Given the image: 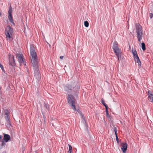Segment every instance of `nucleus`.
I'll return each instance as SVG.
<instances>
[{
  "instance_id": "31",
  "label": "nucleus",
  "mask_w": 153,
  "mask_h": 153,
  "mask_svg": "<svg viewBox=\"0 0 153 153\" xmlns=\"http://www.w3.org/2000/svg\"><path fill=\"white\" fill-rule=\"evenodd\" d=\"M1 136L0 135V140L1 139Z\"/></svg>"
},
{
  "instance_id": "11",
  "label": "nucleus",
  "mask_w": 153,
  "mask_h": 153,
  "mask_svg": "<svg viewBox=\"0 0 153 153\" xmlns=\"http://www.w3.org/2000/svg\"><path fill=\"white\" fill-rule=\"evenodd\" d=\"M9 64L10 65L12 66L14 65L15 60L14 57L13 56H12L10 58Z\"/></svg>"
},
{
  "instance_id": "30",
  "label": "nucleus",
  "mask_w": 153,
  "mask_h": 153,
  "mask_svg": "<svg viewBox=\"0 0 153 153\" xmlns=\"http://www.w3.org/2000/svg\"><path fill=\"white\" fill-rule=\"evenodd\" d=\"M63 58V56H60V58L61 59H62Z\"/></svg>"
},
{
  "instance_id": "25",
  "label": "nucleus",
  "mask_w": 153,
  "mask_h": 153,
  "mask_svg": "<svg viewBox=\"0 0 153 153\" xmlns=\"http://www.w3.org/2000/svg\"><path fill=\"white\" fill-rule=\"evenodd\" d=\"M0 67L3 71H4V68L3 66L1 64L0 65Z\"/></svg>"
},
{
  "instance_id": "10",
  "label": "nucleus",
  "mask_w": 153,
  "mask_h": 153,
  "mask_svg": "<svg viewBox=\"0 0 153 153\" xmlns=\"http://www.w3.org/2000/svg\"><path fill=\"white\" fill-rule=\"evenodd\" d=\"M121 149L124 153H126L127 148V144L126 143H123L121 144Z\"/></svg>"
},
{
  "instance_id": "21",
  "label": "nucleus",
  "mask_w": 153,
  "mask_h": 153,
  "mask_svg": "<svg viewBox=\"0 0 153 153\" xmlns=\"http://www.w3.org/2000/svg\"><path fill=\"white\" fill-rule=\"evenodd\" d=\"M84 24L86 27H88L89 25V23L87 21H85Z\"/></svg>"
},
{
  "instance_id": "26",
  "label": "nucleus",
  "mask_w": 153,
  "mask_h": 153,
  "mask_svg": "<svg viewBox=\"0 0 153 153\" xmlns=\"http://www.w3.org/2000/svg\"><path fill=\"white\" fill-rule=\"evenodd\" d=\"M149 16L151 19H152L153 17V14L152 13H150L149 14Z\"/></svg>"
},
{
  "instance_id": "3",
  "label": "nucleus",
  "mask_w": 153,
  "mask_h": 153,
  "mask_svg": "<svg viewBox=\"0 0 153 153\" xmlns=\"http://www.w3.org/2000/svg\"><path fill=\"white\" fill-rule=\"evenodd\" d=\"M68 102L71 108L75 111L76 110L75 107L76 100L74 96L72 95H68V97L67 98Z\"/></svg>"
},
{
  "instance_id": "23",
  "label": "nucleus",
  "mask_w": 153,
  "mask_h": 153,
  "mask_svg": "<svg viewBox=\"0 0 153 153\" xmlns=\"http://www.w3.org/2000/svg\"><path fill=\"white\" fill-rule=\"evenodd\" d=\"M108 107H107L106 108H105L106 112V116L107 117H108L109 116V114L108 112Z\"/></svg>"
},
{
  "instance_id": "24",
  "label": "nucleus",
  "mask_w": 153,
  "mask_h": 153,
  "mask_svg": "<svg viewBox=\"0 0 153 153\" xmlns=\"http://www.w3.org/2000/svg\"><path fill=\"white\" fill-rule=\"evenodd\" d=\"M69 146V150L71 151L72 150V147L70 145H68Z\"/></svg>"
},
{
  "instance_id": "9",
  "label": "nucleus",
  "mask_w": 153,
  "mask_h": 153,
  "mask_svg": "<svg viewBox=\"0 0 153 153\" xmlns=\"http://www.w3.org/2000/svg\"><path fill=\"white\" fill-rule=\"evenodd\" d=\"M148 100L151 102H153V94H152L151 91L149 90L148 91Z\"/></svg>"
},
{
  "instance_id": "13",
  "label": "nucleus",
  "mask_w": 153,
  "mask_h": 153,
  "mask_svg": "<svg viewBox=\"0 0 153 153\" xmlns=\"http://www.w3.org/2000/svg\"><path fill=\"white\" fill-rule=\"evenodd\" d=\"M72 87L70 85H67L64 87V89L66 91L69 92L71 90Z\"/></svg>"
},
{
  "instance_id": "20",
  "label": "nucleus",
  "mask_w": 153,
  "mask_h": 153,
  "mask_svg": "<svg viewBox=\"0 0 153 153\" xmlns=\"http://www.w3.org/2000/svg\"><path fill=\"white\" fill-rule=\"evenodd\" d=\"M142 48L143 51H145L146 50L145 45V43L143 42L141 43Z\"/></svg>"
},
{
  "instance_id": "12",
  "label": "nucleus",
  "mask_w": 153,
  "mask_h": 153,
  "mask_svg": "<svg viewBox=\"0 0 153 153\" xmlns=\"http://www.w3.org/2000/svg\"><path fill=\"white\" fill-rule=\"evenodd\" d=\"M10 136L7 134H5L4 135V140L6 142H7L10 139Z\"/></svg>"
},
{
  "instance_id": "2",
  "label": "nucleus",
  "mask_w": 153,
  "mask_h": 153,
  "mask_svg": "<svg viewBox=\"0 0 153 153\" xmlns=\"http://www.w3.org/2000/svg\"><path fill=\"white\" fill-rule=\"evenodd\" d=\"M136 32L137 37L140 43L143 38V30L141 25L138 24H136Z\"/></svg>"
},
{
  "instance_id": "22",
  "label": "nucleus",
  "mask_w": 153,
  "mask_h": 153,
  "mask_svg": "<svg viewBox=\"0 0 153 153\" xmlns=\"http://www.w3.org/2000/svg\"><path fill=\"white\" fill-rule=\"evenodd\" d=\"M113 129L114 131L115 132L116 136H117V128L116 127H114L113 128Z\"/></svg>"
},
{
  "instance_id": "17",
  "label": "nucleus",
  "mask_w": 153,
  "mask_h": 153,
  "mask_svg": "<svg viewBox=\"0 0 153 153\" xmlns=\"http://www.w3.org/2000/svg\"><path fill=\"white\" fill-rule=\"evenodd\" d=\"M44 106L48 110H49L50 109V106L49 105L46 103H45V102L44 103Z\"/></svg>"
},
{
  "instance_id": "27",
  "label": "nucleus",
  "mask_w": 153,
  "mask_h": 153,
  "mask_svg": "<svg viewBox=\"0 0 153 153\" xmlns=\"http://www.w3.org/2000/svg\"><path fill=\"white\" fill-rule=\"evenodd\" d=\"M1 142H2V144H1L2 146H3L4 145H5V143L4 142V141H2Z\"/></svg>"
},
{
  "instance_id": "18",
  "label": "nucleus",
  "mask_w": 153,
  "mask_h": 153,
  "mask_svg": "<svg viewBox=\"0 0 153 153\" xmlns=\"http://www.w3.org/2000/svg\"><path fill=\"white\" fill-rule=\"evenodd\" d=\"M101 102L102 104L105 106V108H106L107 107H108L107 105L105 104L104 102V101L103 99H102L101 101Z\"/></svg>"
},
{
  "instance_id": "28",
  "label": "nucleus",
  "mask_w": 153,
  "mask_h": 153,
  "mask_svg": "<svg viewBox=\"0 0 153 153\" xmlns=\"http://www.w3.org/2000/svg\"><path fill=\"white\" fill-rule=\"evenodd\" d=\"M116 136V140L117 143H119L118 138L117 136H117Z\"/></svg>"
},
{
  "instance_id": "8",
  "label": "nucleus",
  "mask_w": 153,
  "mask_h": 153,
  "mask_svg": "<svg viewBox=\"0 0 153 153\" xmlns=\"http://www.w3.org/2000/svg\"><path fill=\"white\" fill-rule=\"evenodd\" d=\"M19 62L20 63H24L25 59L23 58V56L20 54H18L16 56Z\"/></svg>"
},
{
  "instance_id": "15",
  "label": "nucleus",
  "mask_w": 153,
  "mask_h": 153,
  "mask_svg": "<svg viewBox=\"0 0 153 153\" xmlns=\"http://www.w3.org/2000/svg\"><path fill=\"white\" fill-rule=\"evenodd\" d=\"M137 57L136 58H135L134 59L137 62V63L138 64V65L140 67L141 65V62L140 61V60L138 57V56H137Z\"/></svg>"
},
{
  "instance_id": "29",
  "label": "nucleus",
  "mask_w": 153,
  "mask_h": 153,
  "mask_svg": "<svg viewBox=\"0 0 153 153\" xmlns=\"http://www.w3.org/2000/svg\"><path fill=\"white\" fill-rule=\"evenodd\" d=\"M68 153H72V150L71 151V150H68Z\"/></svg>"
},
{
  "instance_id": "33",
  "label": "nucleus",
  "mask_w": 153,
  "mask_h": 153,
  "mask_svg": "<svg viewBox=\"0 0 153 153\" xmlns=\"http://www.w3.org/2000/svg\"><path fill=\"white\" fill-rule=\"evenodd\" d=\"M1 64L0 63V65H1Z\"/></svg>"
},
{
  "instance_id": "32",
  "label": "nucleus",
  "mask_w": 153,
  "mask_h": 153,
  "mask_svg": "<svg viewBox=\"0 0 153 153\" xmlns=\"http://www.w3.org/2000/svg\"><path fill=\"white\" fill-rule=\"evenodd\" d=\"M1 12H0V16H1Z\"/></svg>"
},
{
  "instance_id": "7",
  "label": "nucleus",
  "mask_w": 153,
  "mask_h": 153,
  "mask_svg": "<svg viewBox=\"0 0 153 153\" xmlns=\"http://www.w3.org/2000/svg\"><path fill=\"white\" fill-rule=\"evenodd\" d=\"M32 62L33 64V68L34 70L35 73H38L39 68L37 60L36 61V62L34 61V62Z\"/></svg>"
},
{
  "instance_id": "1",
  "label": "nucleus",
  "mask_w": 153,
  "mask_h": 153,
  "mask_svg": "<svg viewBox=\"0 0 153 153\" xmlns=\"http://www.w3.org/2000/svg\"><path fill=\"white\" fill-rule=\"evenodd\" d=\"M112 48L119 62L121 60L122 52L121 49L119 48L118 44L116 41H114L113 44Z\"/></svg>"
},
{
  "instance_id": "6",
  "label": "nucleus",
  "mask_w": 153,
  "mask_h": 153,
  "mask_svg": "<svg viewBox=\"0 0 153 153\" xmlns=\"http://www.w3.org/2000/svg\"><path fill=\"white\" fill-rule=\"evenodd\" d=\"M5 112L4 118L7 122L9 124L10 123V120L9 115L10 112L7 109H5L4 111Z\"/></svg>"
},
{
  "instance_id": "14",
  "label": "nucleus",
  "mask_w": 153,
  "mask_h": 153,
  "mask_svg": "<svg viewBox=\"0 0 153 153\" xmlns=\"http://www.w3.org/2000/svg\"><path fill=\"white\" fill-rule=\"evenodd\" d=\"M8 19L10 22L12 23V24L14 26H15V23L13 22V20L12 16V15H8Z\"/></svg>"
},
{
  "instance_id": "19",
  "label": "nucleus",
  "mask_w": 153,
  "mask_h": 153,
  "mask_svg": "<svg viewBox=\"0 0 153 153\" xmlns=\"http://www.w3.org/2000/svg\"><path fill=\"white\" fill-rule=\"evenodd\" d=\"M12 8L10 6V7L9 9V10L8 11V15H12Z\"/></svg>"
},
{
  "instance_id": "4",
  "label": "nucleus",
  "mask_w": 153,
  "mask_h": 153,
  "mask_svg": "<svg viewBox=\"0 0 153 153\" xmlns=\"http://www.w3.org/2000/svg\"><path fill=\"white\" fill-rule=\"evenodd\" d=\"M13 28L10 26H7L5 31V34L6 36V38L7 39L9 40L11 39V36L13 34Z\"/></svg>"
},
{
  "instance_id": "5",
  "label": "nucleus",
  "mask_w": 153,
  "mask_h": 153,
  "mask_svg": "<svg viewBox=\"0 0 153 153\" xmlns=\"http://www.w3.org/2000/svg\"><path fill=\"white\" fill-rule=\"evenodd\" d=\"M30 54L32 57L31 62H36L37 60V55L35 50V48L33 45L30 46Z\"/></svg>"
},
{
  "instance_id": "16",
  "label": "nucleus",
  "mask_w": 153,
  "mask_h": 153,
  "mask_svg": "<svg viewBox=\"0 0 153 153\" xmlns=\"http://www.w3.org/2000/svg\"><path fill=\"white\" fill-rule=\"evenodd\" d=\"M132 53L134 56V58H137V56H138L137 52L136 50L134 51H132Z\"/></svg>"
}]
</instances>
